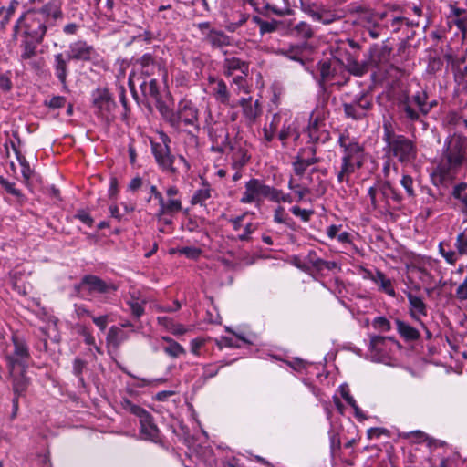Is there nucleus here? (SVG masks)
<instances>
[{
    "label": "nucleus",
    "mask_w": 467,
    "mask_h": 467,
    "mask_svg": "<svg viewBox=\"0 0 467 467\" xmlns=\"http://www.w3.org/2000/svg\"><path fill=\"white\" fill-rule=\"evenodd\" d=\"M467 165V138L454 134L447 138L441 155L431 172L433 185L448 187Z\"/></svg>",
    "instance_id": "obj_1"
},
{
    "label": "nucleus",
    "mask_w": 467,
    "mask_h": 467,
    "mask_svg": "<svg viewBox=\"0 0 467 467\" xmlns=\"http://www.w3.org/2000/svg\"><path fill=\"white\" fill-rule=\"evenodd\" d=\"M63 13L56 1H49L38 9L25 13L15 26L16 31H20L23 37L42 42L52 21L62 18Z\"/></svg>",
    "instance_id": "obj_2"
},
{
    "label": "nucleus",
    "mask_w": 467,
    "mask_h": 467,
    "mask_svg": "<svg viewBox=\"0 0 467 467\" xmlns=\"http://www.w3.org/2000/svg\"><path fill=\"white\" fill-rule=\"evenodd\" d=\"M337 142L342 158L340 168L337 171V180L339 183L349 184L350 176L365 162V150L355 137L346 131L339 134Z\"/></svg>",
    "instance_id": "obj_3"
},
{
    "label": "nucleus",
    "mask_w": 467,
    "mask_h": 467,
    "mask_svg": "<svg viewBox=\"0 0 467 467\" xmlns=\"http://www.w3.org/2000/svg\"><path fill=\"white\" fill-rule=\"evenodd\" d=\"M383 152L385 157L397 159L404 166L412 164L418 155L415 143L404 135L397 134L389 120L383 122Z\"/></svg>",
    "instance_id": "obj_4"
},
{
    "label": "nucleus",
    "mask_w": 467,
    "mask_h": 467,
    "mask_svg": "<svg viewBox=\"0 0 467 467\" xmlns=\"http://www.w3.org/2000/svg\"><path fill=\"white\" fill-rule=\"evenodd\" d=\"M4 356L7 363L9 373H15L17 368H26L29 358V349L25 340L16 335L12 337V341L7 344Z\"/></svg>",
    "instance_id": "obj_5"
},
{
    "label": "nucleus",
    "mask_w": 467,
    "mask_h": 467,
    "mask_svg": "<svg viewBox=\"0 0 467 467\" xmlns=\"http://www.w3.org/2000/svg\"><path fill=\"white\" fill-rule=\"evenodd\" d=\"M399 349V342L391 337L375 336L370 339L369 353L373 361L392 365Z\"/></svg>",
    "instance_id": "obj_6"
},
{
    "label": "nucleus",
    "mask_w": 467,
    "mask_h": 467,
    "mask_svg": "<svg viewBox=\"0 0 467 467\" xmlns=\"http://www.w3.org/2000/svg\"><path fill=\"white\" fill-rule=\"evenodd\" d=\"M161 141H150L151 152L158 166L162 171L170 172L173 175L179 172V167L174 166L176 162V157L171 153L169 147L170 139L169 137L161 133L160 136Z\"/></svg>",
    "instance_id": "obj_7"
},
{
    "label": "nucleus",
    "mask_w": 467,
    "mask_h": 467,
    "mask_svg": "<svg viewBox=\"0 0 467 467\" xmlns=\"http://www.w3.org/2000/svg\"><path fill=\"white\" fill-rule=\"evenodd\" d=\"M370 204L374 210L380 213L387 212L389 208V199L400 201V197L392 187L390 181H384L368 189Z\"/></svg>",
    "instance_id": "obj_8"
},
{
    "label": "nucleus",
    "mask_w": 467,
    "mask_h": 467,
    "mask_svg": "<svg viewBox=\"0 0 467 467\" xmlns=\"http://www.w3.org/2000/svg\"><path fill=\"white\" fill-rule=\"evenodd\" d=\"M273 188L262 180L252 178L245 182L240 202L244 204L254 203L256 206H260L265 199L271 201Z\"/></svg>",
    "instance_id": "obj_9"
},
{
    "label": "nucleus",
    "mask_w": 467,
    "mask_h": 467,
    "mask_svg": "<svg viewBox=\"0 0 467 467\" xmlns=\"http://www.w3.org/2000/svg\"><path fill=\"white\" fill-rule=\"evenodd\" d=\"M349 94L344 95L343 108L348 118L361 119L365 118L372 108V97L363 91L358 92L352 99Z\"/></svg>",
    "instance_id": "obj_10"
},
{
    "label": "nucleus",
    "mask_w": 467,
    "mask_h": 467,
    "mask_svg": "<svg viewBox=\"0 0 467 467\" xmlns=\"http://www.w3.org/2000/svg\"><path fill=\"white\" fill-rule=\"evenodd\" d=\"M92 104L96 114L108 120L115 109L116 104L107 88H97L92 92Z\"/></svg>",
    "instance_id": "obj_11"
},
{
    "label": "nucleus",
    "mask_w": 467,
    "mask_h": 467,
    "mask_svg": "<svg viewBox=\"0 0 467 467\" xmlns=\"http://www.w3.org/2000/svg\"><path fill=\"white\" fill-rule=\"evenodd\" d=\"M175 119H177V124L173 125V128L181 129L182 125H184L192 127L194 130H199L198 110L189 100L180 101Z\"/></svg>",
    "instance_id": "obj_12"
},
{
    "label": "nucleus",
    "mask_w": 467,
    "mask_h": 467,
    "mask_svg": "<svg viewBox=\"0 0 467 467\" xmlns=\"http://www.w3.org/2000/svg\"><path fill=\"white\" fill-rule=\"evenodd\" d=\"M198 27L203 36V40L213 48H223L231 45V37L224 32L211 27L209 23H200Z\"/></svg>",
    "instance_id": "obj_13"
},
{
    "label": "nucleus",
    "mask_w": 467,
    "mask_h": 467,
    "mask_svg": "<svg viewBox=\"0 0 467 467\" xmlns=\"http://www.w3.org/2000/svg\"><path fill=\"white\" fill-rule=\"evenodd\" d=\"M137 86L140 88L144 97L158 100L159 89L156 79L150 78L147 81L146 78L140 77L136 71H132L129 76V87L133 91Z\"/></svg>",
    "instance_id": "obj_14"
},
{
    "label": "nucleus",
    "mask_w": 467,
    "mask_h": 467,
    "mask_svg": "<svg viewBox=\"0 0 467 467\" xmlns=\"http://www.w3.org/2000/svg\"><path fill=\"white\" fill-rule=\"evenodd\" d=\"M159 209L155 213V217L159 221H163L166 224L171 223V219L180 213L182 209V202L181 198H165L162 196L161 201H159Z\"/></svg>",
    "instance_id": "obj_15"
},
{
    "label": "nucleus",
    "mask_w": 467,
    "mask_h": 467,
    "mask_svg": "<svg viewBox=\"0 0 467 467\" xmlns=\"http://www.w3.org/2000/svg\"><path fill=\"white\" fill-rule=\"evenodd\" d=\"M209 83L213 85L212 94L216 102L231 109L238 107L237 100L233 99L226 83L223 79L214 77H209Z\"/></svg>",
    "instance_id": "obj_16"
},
{
    "label": "nucleus",
    "mask_w": 467,
    "mask_h": 467,
    "mask_svg": "<svg viewBox=\"0 0 467 467\" xmlns=\"http://www.w3.org/2000/svg\"><path fill=\"white\" fill-rule=\"evenodd\" d=\"M81 285L90 294H109L117 290V286L113 283L92 275L84 276Z\"/></svg>",
    "instance_id": "obj_17"
},
{
    "label": "nucleus",
    "mask_w": 467,
    "mask_h": 467,
    "mask_svg": "<svg viewBox=\"0 0 467 467\" xmlns=\"http://www.w3.org/2000/svg\"><path fill=\"white\" fill-rule=\"evenodd\" d=\"M420 99L418 92L413 96H405L400 100L399 108L404 114V117L410 121H417L420 119Z\"/></svg>",
    "instance_id": "obj_18"
},
{
    "label": "nucleus",
    "mask_w": 467,
    "mask_h": 467,
    "mask_svg": "<svg viewBox=\"0 0 467 467\" xmlns=\"http://www.w3.org/2000/svg\"><path fill=\"white\" fill-rule=\"evenodd\" d=\"M39 41H35L34 39H29L26 37H24L21 42V54H20V60L24 64V67H26L28 66L32 69H38L39 65L36 61L33 60V58L36 57V47L37 45L40 44Z\"/></svg>",
    "instance_id": "obj_19"
},
{
    "label": "nucleus",
    "mask_w": 467,
    "mask_h": 467,
    "mask_svg": "<svg viewBox=\"0 0 467 467\" xmlns=\"http://www.w3.org/2000/svg\"><path fill=\"white\" fill-rule=\"evenodd\" d=\"M407 298L410 304V317L419 323L422 328H426L425 324L421 320L422 317L427 316V306L421 297L413 295L412 293H407Z\"/></svg>",
    "instance_id": "obj_20"
},
{
    "label": "nucleus",
    "mask_w": 467,
    "mask_h": 467,
    "mask_svg": "<svg viewBox=\"0 0 467 467\" xmlns=\"http://www.w3.org/2000/svg\"><path fill=\"white\" fill-rule=\"evenodd\" d=\"M209 137L213 141L212 150L223 152L229 147L228 132L224 127L221 125L212 127L209 130Z\"/></svg>",
    "instance_id": "obj_21"
},
{
    "label": "nucleus",
    "mask_w": 467,
    "mask_h": 467,
    "mask_svg": "<svg viewBox=\"0 0 467 467\" xmlns=\"http://www.w3.org/2000/svg\"><path fill=\"white\" fill-rule=\"evenodd\" d=\"M95 55V50L92 46L85 41H76L69 46L68 57L74 60H90Z\"/></svg>",
    "instance_id": "obj_22"
},
{
    "label": "nucleus",
    "mask_w": 467,
    "mask_h": 467,
    "mask_svg": "<svg viewBox=\"0 0 467 467\" xmlns=\"http://www.w3.org/2000/svg\"><path fill=\"white\" fill-rule=\"evenodd\" d=\"M365 278H368L374 282L378 285L379 291L384 292L391 297L396 296L391 279L387 277L381 271L377 270L375 273L366 271Z\"/></svg>",
    "instance_id": "obj_23"
},
{
    "label": "nucleus",
    "mask_w": 467,
    "mask_h": 467,
    "mask_svg": "<svg viewBox=\"0 0 467 467\" xmlns=\"http://www.w3.org/2000/svg\"><path fill=\"white\" fill-rule=\"evenodd\" d=\"M326 234L330 240L337 241L344 248L353 244V234L344 231L342 224H331L327 226Z\"/></svg>",
    "instance_id": "obj_24"
},
{
    "label": "nucleus",
    "mask_w": 467,
    "mask_h": 467,
    "mask_svg": "<svg viewBox=\"0 0 467 467\" xmlns=\"http://www.w3.org/2000/svg\"><path fill=\"white\" fill-rule=\"evenodd\" d=\"M70 58L62 53L54 55L53 68L55 76L62 84L63 89L67 88V78L68 74V62Z\"/></svg>",
    "instance_id": "obj_25"
},
{
    "label": "nucleus",
    "mask_w": 467,
    "mask_h": 467,
    "mask_svg": "<svg viewBox=\"0 0 467 467\" xmlns=\"http://www.w3.org/2000/svg\"><path fill=\"white\" fill-rule=\"evenodd\" d=\"M238 106L242 107L243 115L249 124H253L261 114L258 100L253 101L252 98H242L237 100Z\"/></svg>",
    "instance_id": "obj_26"
},
{
    "label": "nucleus",
    "mask_w": 467,
    "mask_h": 467,
    "mask_svg": "<svg viewBox=\"0 0 467 467\" xmlns=\"http://www.w3.org/2000/svg\"><path fill=\"white\" fill-rule=\"evenodd\" d=\"M26 368H17L15 373H9L12 379V389L14 397H21L26 391L29 385V379L26 376Z\"/></svg>",
    "instance_id": "obj_27"
},
{
    "label": "nucleus",
    "mask_w": 467,
    "mask_h": 467,
    "mask_svg": "<svg viewBox=\"0 0 467 467\" xmlns=\"http://www.w3.org/2000/svg\"><path fill=\"white\" fill-rule=\"evenodd\" d=\"M122 371L133 379L132 382L128 383V388H156L167 381L165 378H140L125 368H122Z\"/></svg>",
    "instance_id": "obj_28"
},
{
    "label": "nucleus",
    "mask_w": 467,
    "mask_h": 467,
    "mask_svg": "<svg viewBox=\"0 0 467 467\" xmlns=\"http://www.w3.org/2000/svg\"><path fill=\"white\" fill-rule=\"evenodd\" d=\"M140 434L143 440L156 441L159 439V430L149 412L140 419Z\"/></svg>",
    "instance_id": "obj_29"
},
{
    "label": "nucleus",
    "mask_w": 467,
    "mask_h": 467,
    "mask_svg": "<svg viewBox=\"0 0 467 467\" xmlns=\"http://www.w3.org/2000/svg\"><path fill=\"white\" fill-rule=\"evenodd\" d=\"M223 74L226 77L233 76L235 72H240L244 76L248 75L249 66L246 62L237 57H226L223 62Z\"/></svg>",
    "instance_id": "obj_30"
},
{
    "label": "nucleus",
    "mask_w": 467,
    "mask_h": 467,
    "mask_svg": "<svg viewBox=\"0 0 467 467\" xmlns=\"http://www.w3.org/2000/svg\"><path fill=\"white\" fill-rule=\"evenodd\" d=\"M134 67L135 69L133 71H136L140 77L146 76L148 78L155 74L156 70L160 69L159 65L154 62L150 54H144L137 60Z\"/></svg>",
    "instance_id": "obj_31"
},
{
    "label": "nucleus",
    "mask_w": 467,
    "mask_h": 467,
    "mask_svg": "<svg viewBox=\"0 0 467 467\" xmlns=\"http://www.w3.org/2000/svg\"><path fill=\"white\" fill-rule=\"evenodd\" d=\"M245 344H254L253 337H246L244 334L234 333L231 337H222L218 341L220 348H241Z\"/></svg>",
    "instance_id": "obj_32"
},
{
    "label": "nucleus",
    "mask_w": 467,
    "mask_h": 467,
    "mask_svg": "<svg viewBox=\"0 0 467 467\" xmlns=\"http://www.w3.org/2000/svg\"><path fill=\"white\" fill-rule=\"evenodd\" d=\"M316 162L317 159L314 157L307 159L297 157L296 160L293 162L295 176L297 177L296 181L310 182V178H305L304 175L306 173L308 168Z\"/></svg>",
    "instance_id": "obj_33"
},
{
    "label": "nucleus",
    "mask_w": 467,
    "mask_h": 467,
    "mask_svg": "<svg viewBox=\"0 0 467 467\" xmlns=\"http://www.w3.org/2000/svg\"><path fill=\"white\" fill-rule=\"evenodd\" d=\"M298 137L299 133L296 119L293 118L292 113L290 112L289 119H286V121L284 122L279 131L278 138L283 143H285L289 138L296 140Z\"/></svg>",
    "instance_id": "obj_34"
},
{
    "label": "nucleus",
    "mask_w": 467,
    "mask_h": 467,
    "mask_svg": "<svg viewBox=\"0 0 467 467\" xmlns=\"http://www.w3.org/2000/svg\"><path fill=\"white\" fill-rule=\"evenodd\" d=\"M346 67L351 74L360 77L368 70V62L359 61L355 56L349 55L346 59Z\"/></svg>",
    "instance_id": "obj_35"
},
{
    "label": "nucleus",
    "mask_w": 467,
    "mask_h": 467,
    "mask_svg": "<svg viewBox=\"0 0 467 467\" xmlns=\"http://www.w3.org/2000/svg\"><path fill=\"white\" fill-rule=\"evenodd\" d=\"M396 328L400 336L406 341H414L420 337V332L409 323L396 319Z\"/></svg>",
    "instance_id": "obj_36"
},
{
    "label": "nucleus",
    "mask_w": 467,
    "mask_h": 467,
    "mask_svg": "<svg viewBox=\"0 0 467 467\" xmlns=\"http://www.w3.org/2000/svg\"><path fill=\"white\" fill-rule=\"evenodd\" d=\"M145 303L146 299L141 297L140 293L136 291L130 293V298L127 300L131 314L138 318L144 314Z\"/></svg>",
    "instance_id": "obj_37"
},
{
    "label": "nucleus",
    "mask_w": 467,
    "mask_h": 467,
    "mask_svg": "<svg viewBox=\"0 0 467 467\" xmlns=\"http://www.w3.org/2000/svg\"><path fill=\"white\" fill-rule=\"evenodd\" d=\"M157 322L174 336H182L187 332V328L183 325L174 322L168 317H158Z\"/></svg>",
    "instance_id": "obj_38"
},
{
    "label": "nucleus",
    "mask_w": 467,
    "mask_h": 467,
    "mask_svg": "<svg viewBox=\"0 0 467 467\" xmlns=\"http://www.w3.org/2000/svg\"><path fill=\"white\" fill-rule=\"evenodd\" d=\"M451 195L461 203L462 211L467 213V182L456 183L452 188Z\"/></svg>",
    "instance_id": "obj_39"
},
{
    "label": "nucleus",
    "mask_w": 467,
    "mask_h": 467,
    "mask_svg": "<svg viewBox=\"0 0 467 467\" xmlns=\"http://www.w3.org/2000/svg\"><path fill=\"white\" fill-rule=\"evenodd\" d=\"M308 183L309 182L296 181V178L291 177L288 182V188L294 191L297 196V201H302L310 192Z\"/></svg>",
    "instance_id": "obj_40"
},
{
    "label": "nucleus",
    "mask_w": 467,
    "mask_h": 467,
    "mask_svg": "<svg viewBox=\"0 0 467 467\" xmlns=\"http://www.w3.org/2000/svg\"><path fill=\"white\" fill-rule=\"evenodd\" d=\"M340 394L342 398L349 404L352 409L354 410V414L358 420H364L366 419L365 415L363 414L362 410L358 406L355 399L350 395L349 393V388L347 384H342L339 387Z\"/></svg>",
    "instance_id": "obj_41"
},
{
    "label": "nucleus",
    "mask_w": 467,
    "mask_h": 467,
    "mask_svg": "<svg viewBox=\"0 0 467 467\" xmlns=\"http://www.w3.org/2000/svg\"><path fill=\"white\" fill-rule=\"evenodd\" d=\"M231 150L233 167L234 169H240L247 163L250 157L248 156L247 151L244 149L240 147H231Z\"/></svg>",
    "instance_id": "obj_42"
},
{
    "label": "nucleus",
    "mask_w": 467,
    "mask_h": 467,
    "mask_svg": "<svg viewBox=\"0 0 467 467\" xmlns=\"http://www.w3.org/2000/svg\"><path fill=\"white\" fill-rule=\"evenodd\" d=\"M211 198V188L208 184H203L202 188L196 190L191 199L192 205H205L208 199Z\"/></svg>",
    "instance_id": "obj_43"
},
{
    "label": "nucleus",
    "mask_w": 467,
    "mask_h": 467,
    "mask_svg": "<svg viewBox=\"0 0 467 467\" xmlns=\"http://www.w3.org/2000/svg\"><path fill=\"white\" fill-rule=\"evenodd\" d=\"M120 405L125 411L135 415L136 417L139 418V420L148 413V411L145 410L143 408L132 403L130 400L126 398L121 400Z\"/></svg>",
    "instance_id": "obj_44"
},
{
    "label": "nucleus",
    "mask_w": 467,
    "mask_h": 467,
    "mask_svg": "<svg viewBox=\"0 0 467 467\" xmlns=\"http://www.w3.org/2000/svg\"><path fill=\"white\" fill-rule=\"evenodd\" d=\"M391 157L384 156V162L382 165V173L385 181H389L392 175H397L399 168L396 162H394Z\"/></svg>",
    "instance_id": "obj_45"
},
{
    "label": "nucleus",
    "mask_w": 467,
    "mask_h": 467,
    "mask_svg": "<svg viewBox=\"0 0 467 467\" xmlns=\"http://www.w3.org/2000/svg\"><path fill=\"white\" fill-rule=\"evenodd\" d=\"M289 114L290 111L284 109H281L277 113L274 114L272 120L269 123L271 129H275L276 131L281 130L284 122H285L286 119H289Z\"/></svg>",
    "instance_id": "obj_46"
},
{
    "label": "nucleus",
    "mask_w": 467,
    "mask_h": 467,
    "mask_svg": "<svg viewBox=\"0 0 467 467\" xmlns=\"http://www.w3.org/2000/svg\"><path fill=\"white\" fill-rule=\"evenodd\" d=\"M272 192H272L271 202H273L291 203L293 202V198L290 193H285L283 191H281L277 188H275V187L273 188Z\"/></svg>",
    "instance_id": "obj_47"
},
{
    "label": "nucleus",
    "mask_w": 467,
    "mask_h": 467,
    "mask_svg": "<svg viewBox=\"0 0 467 467\" xmlns=\"http://www.w3.org/2000/svg\"><path fill=\"white\" fill-rule=\"evenodd\" d=\"M87 367L86 361L81 358H75L73 361V374L78 379V383L81 386H84V379L82 378V373Z\"/></svg>",
    "instance_id": "obj_48"
},
{
    "label": "nucleus",
    "mask_w": 467,
    "mask_h": 467,
    "mask_svg": "<svg viewBox=\"0 0 467 467\" xmlns=\"http://www.w3.org/2000/svg\"><path fill=\"white\" fill-rule=\"evenodd\" d=\"M358 23L366 28H370L377 25V18L371 12L365 11L359 15Z\"/></svg>",
    "instance_id": "obj_49"
},
{
    "label": "nucleus",
    "mask_w": 467,
    "mask_h": 467,
    "mask_svg": "<svg viewBox=\"0 0 467 467\" xmlns=\"http://www.w3.org/2000/svg\"><path fill=\"white\" fill-rule=\"evenodd\" d=\"M315 21L328 25L336 20V16L327 11H317L312 13Z\"/></svg>",
    "instance_id": "obj_50"
},
{
    "label": "nucleus",
    "mask_w": 467,
    "mask_h": 467,
    "mask_svg": "<svg viewBox=\"0 0 467 467\" xmlns=\"http://www.w3.org/2000/svg\"><path fill=\"white\" fill-rule=\"evenodd\" d=\"M163 350L168 356H170L173 358H179L180 356L185 354L184 348L182 345H180L178 342H174L171 345H167L163 348Z\"/></svg>",
    "instance_id": "obj_51"
},
{
    "label": "nucleus",
    "mask_w": 467,
    "mask_h": 467,
    "mask_svg": "<svg viewBox=\"0 0 467 467\" xmlns=\"http://www.w3.org/2000/svg\"><path fill=\"white\" fill-rule=\"evenodd\" d=\"M158 109L162 115V117L173 127V125L177 124V119H175L176 112L169 109V107L165 106L162 103H159Z\"/></svg>",
    "instance_id": "obj_52"
},
{
    "label": "nucleus",
    "mask_w": 467,
    "mask_h": 467,
    "mask_svg": "<svg viewBox=\"0 0 467 467\" xmlns=\"http://www.w3.org/2000/svg\"><path fill=\"white\" fill-rule=\"evenodd\" d=\"M317 68L323 80H327L333 73L331 63L328 60L320 61Z\"/></svg>",
    "instance_id": "obj_53"
},
{
    "label": "nucleus",
    "mask_w": 467,
    "mask_h": 467,
    "mask_svg": "<svg viewBox=\"0 0 467 467\" xmlns=\"http://www.w3.org/2000/svg\"><path fill=\"white\" fill-rule=\"evenodd\" d=\"M418 94L419 97L422 98V99H420V113L422 115H427L431 111V109L437 105V102L436 100L428 102V96L425 92H418Z\"/></svg>",
    "instance_id": "obj_54"
},
{
    "label": "nucleus",
    "mask_w": 467,
    "mask_h": 467,
    "mask_svg": "<svg viewBox=\"0 0 467 467\" xmlns=\"http://www.w3.org/2000/svg\"><path fill=\"white\" fill-rule=\"evenodd\" d=\"M289 216L283 206H277L274 212V221L277 223L289 224Z\"/></svg>",
    "instance_id": "obj_55"
},
{
    "label": "nucleus",
    "mask_w": 467,
    "mask_h": 467,
    "mask_svg": "<svg viewBox=\"0 0 467 467\" xmlns=\"http://www.w3.org/2000/svg\"><path fill=\"white\" fill-rule=\"evenodd\" d=\"M400 184L406 191L408 196L413 197L415 195V191L413 188L414 182L410 175L404 174L400 180Z\"/></svg>",
    "instance_id": "obj_56"
},
{
    "label": "nucleus",
    "mask_w": 467,
    "mask_h": 467,
    "mask_svg": "<svg viewBox=\"0 0 467 467\" xmlns=\"http://www.w3.org/2000/svg\"><path fill=\"white\" fill-rule=\"evenodd\" d=\"M373 327L382 332H387L390 330V323L384 317H378L372 322Z\"/></svg>",
    "instance_id": "obj_57"
},
{
    "label": "nucleus",
    "mask_w": 467,
    "mask_h": 467,
    "mask_svg": "<svg viewBox=\"0 0 467 467\" xmlns=\"http://www.w3.org/2000/svg\"><path fill=\"white\" fill-rule=\"evenodd\" d=\"M295 29L297 35L304 38H309L313 34L311 26L306 22H300L296 26Z\"/></svg>",
    "instance_id": "obj_58"
},
{
    "label": "nucleus",
    "mask_w": 467,
    "mask_h": 467,
    "mask_svg": "<svg viewBox=\"0 0 467 467\" xmlns=\"http://www.w3.org/2000/svg\"><path fill=\"white\" fill-rule=\"evenodd\" d=\"M257 228V225L254 223H246L241 234H238V239L241 241L249 240L250 234H253Z\"/></svg>",
    "instance_id": "obj_59"
},
{
    "label": "nucleus",
    "mask_w": 467,
    "mask_h": 467,
    "mask_svg": "<svg viewBox=\"0 0 467 467\" xmlns=\"http://www.w3.org/2000/svg\"><path fill=\"white\" fill-rule=\"evenodd\" d=\"M66 104V99L62 96H55L51 98L48 101L45 102V105L50 109H60L63 108Z\"/></svg>",
    "instance_id": "obj_60"
},
{
    "label": "nucleus",
    "mask_w": 467,
    "mask_h": 467,
    "mask_svg": "<svg viewBox=\"0 0 467 467\" xmlns=\"http://www.w3.org/2000/svg\"><path fill=\"white\" fill-rule=\"evenodd\" d=\"M179 253L188 258L195 259L201 254V250L194 246H186L179 249Z\"/></svg>",
    "instance_id": "obj_61"
},
{
    "label": "nucleus",
    "mask_w": 467,
    "mask_h": 467,
    "mask_svg": "<svg viewBox=\"0 0 467 467\" xmlns=\"http://www.w3.org/2000/svg\"><path fill=\"white\" fill-rule=\"evenodd\" d=\"M17 160L22 167L21 172L26 180H29L32 174L31 168L25 157L18 155Z\"/></svg>",
    "instance_id": "obj_62"
},
{
    "label": "nucleus",
    "mask_w": 467,
    "mask_h": 467,
    "mask_svg": "<svg viewBox=\"0 0 467 467\" xmlns=\"http://www.w3.org/2000/svg\"><path fill=\"white\" fill-rule=\"evenodd\" d=\"M291 213L295 216L301 218L304 222H307L312 214L311 211L301 209L299 206H293Z\"/></svg>",
    "instance_id": "obj_63"
},
{
    "label": "nucleus",
    "mask_w": 467,
    "mask_h": 467,
    "mask_svg": "<svg viewBox=\"0 0 467 467\" xmlns=\"http://www.w3.org/2000/svg\"><path fill=\"white\" fill-rule=\"evenodd\" d=\"M456 296L461 300L467 299V275L456 289Z\"/></svg>",
    "instance_id": "obj_64"
}]
</instances>
